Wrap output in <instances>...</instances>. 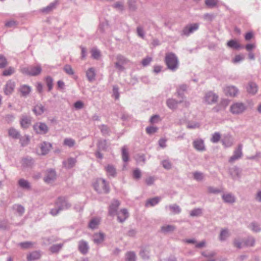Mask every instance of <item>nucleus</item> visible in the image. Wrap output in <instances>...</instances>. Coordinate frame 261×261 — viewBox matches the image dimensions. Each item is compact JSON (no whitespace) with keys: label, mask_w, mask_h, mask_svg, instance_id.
<instances>
[{"label":"nucleus","mask_w":261,"mask_h":261,"mask_svg":"<svg viewBox=\"0 0 261 261\" xmlns=\"http://www.w3.org/2000/svg\"><path fill=\"white\" fill-rule=\"evenodd\" d=\"M218 96L212 92H207L205 96L204 100L208 104H212L217 102Z\"/></svg>","instance_id":"obj_14"},{"label":"nucleus","mask_w":261,"mask_h":261,"mask_svg":"<svg viewBox=\"0 0 261 261\" xmlns=\"http://www.w3.org/2000/svg\"><path fill=\"white\" fill-rule=\"evenodd\" d=\"M222 198L223 201L226 203H233L236 201L235 197L231 193L223 194Z\"/></svg>","instance_id":"obj_31"},{"label":"nucleus","mask_w":261,"mask_h":261,"mask_svg":"<svg viewBox=\"0 0 261 261\" xmlns=\"http://www.w3.org/2000/svg\"><path fill=\"white\" fill-rule=\"evenodd\" d=\"M13 208L19 214V215H22L24 212V208L21 205L15 204L13 205Z\"/></svg>","instance_id":"obj_56"},{"label":"nucleus","mask_w":261,"mask_h":261,"mask_svg":"<svg viewBox=\"0 0 261 261\" xmlns=\"http://www.w3.org/2000/svg\"><path fill=\"white\" fill-rule=\"evenodd\" d=\"M105 238V234L102 232L96 233L93 236V241L94 243L99 244L101 243Z\"/></svg>","instance_id":"obj_25"},{"label":"nucleus","mask_w":261,"mask_h":261,"mask_svg":"<svg viewBox=\"0 0 261 261\" xmlns=\"http://www.w3.org/2000/svg\"><path fill=\"white\" fill-rule=\"evenodd\" d=\"M128 8L131 11H135L137 9L136 1L135 0L128 1Z\"/></svg>","instance_id":"obj_54"},{"label":"nucleus","mask_w":261,"mask_h":261,"mask_svg":"<svg viewBox=\"0 0 261 261\" xmlns=\"http://www.w3.org/2000/svg\"><path fill=\"white\" fill-rule=\"evenodd\" d=\"M183 100L177 101L173 98H169L166 101V104L168 107L171 110H175L177 109L178 105L182 102Z\"/></svg>","instance_id":"obj_19"},{"label":"nucleus","mask_w":261,"mask_h":261,"mask_svg":"<svg viewBox=\"0 0 261 261\" xmlns=\"http://www.w3.org/2000/svg\"><path fill=\"white\" fill-rule=\"evenodd\" d=\"M78 248L80 252L83 254H86L89 250L88 243L84 240H81L79 242Z\"/></svg>","instance_id":"obj_17"},{"label":"nucleus","mask_w":261,"mask_h":261,"mask_svg":"<svg viewBox=\"0 0 261 261\" xmlns=\"http://www.w3.org/2000/svg\"><path fill=\"white\" fill-rule=\"evenodd\" d=\"M45 83L48 87V90L51 91L53 86V79L50 76H47L45 78Z\"/></svg>","instance_id":"obj_51"},{"label":"nucleus","mask_w":261,"mask_h":261,"mask_svg":"<svg viewBox=\"0 0 261 261\" xmlns=\"http://www.w3.org/2000/svg\"><path fill=\"white\" fill-rule=\"evenodd\" d=\"M15 86V84L14 81H12L11 80L8 81L5 86V90H4L5 93L6 95L11 94L14 91Z\"/></svg>","instance_id":"obj_20"},{"label":"nucleus","mask_w":261,"mask_h":261,"mask_svg":"<svg viewBox=\"0 0 261 261\" xmlns=\"http://www.w3.org/2000/svg\"><path fill=\"white\" fill-rule=\"evenodd\" d=\"M51 147V144L48 142H43L40 145L41 154L45 155L47 154Z\"/></svg>","instance_id":"obj_28"},{"label":"nucleus","mask_w":261,"mask_h":261,"mask_svg":"<svg viewBox=\"0 0 261 261\" xmlns=\"http://www.w3.org/2000/svg\"><path fill=\"white\" fill-rule=\"evenodd\" d=\"M31 122V118L25 115H22L20 120V124L22 127L24 128H28Z\"/></svg>","instance_id":"obj_23"},{"label":"nucleus","mask_w":261,"mask_h":261,"mask_svg":"<svg viewBox=\"0 0 261 261\" xmlns=\"http://www.w3.org/2000/svg\"><path fill=\"white\" fill-rule=\"evenodd\" d=\"M242 144H239L238 148L236 149L233 152V154L230 158L229 160V162H233L234 161L240 159L242 156Z\"/></svg>","instance_id":"obj_12"},{"label":"nucleus","mask_w":261,"mask_h":261,"mask_svg":"<svg viewBox=\"0 0 261 261\" xmlns=\"http://www.w3.org/2000/svg\"><path fill=\"white\" fill-rule=\"evenodd\" d=\"M75 144V141L72 138H67L64 140L63 145L69 147H72Z\"/></svg>","instance_id":"obj_44"},{"label":"nucleus","mask_w":261,"mask_h":261,"mask_svg":"<svg viewBox=\"0 0 261 261\" xmlns=\"http://www.w3.org/2000/svg\"><path fill=\"white\" fill-rule=\"evenodd\" d=\"M108 147L106 140H99L97 144V149L99 150H106Z\"/></svg>","instance_id":"obj_41"},{"label":"nucleus","mask_w":261,"mask_h":261,"mask_svg":"<svg viewBox=\"0 0 261 261\" xmlns=\"http://www.w3.org/2000/svg\"><path fill=\"white\" fill-rule=\"evenodd\" d=\"M64 71L68 75H73L74 73V70H73L71 66L69 65H66L64 67Z\"/></svg>","instance_id":"obj_64"},{"label":"nucleus","mask_w":261,"mask_h":261,"mask_svg":"<svg viewBox=\"0 0 261 261\" xmlns=\"http://www.w3.org/2000/svg\"><path fill=\"white\" fill-rule=\"evenodd\" d=\"M45 111L44 107L41 103H38L34 106L33 111L36 115H42Z\"/></svg>","instance_id":"obj_27"},{"label":"nucleus","mask_w":261,"mask_h":261,"mask_svg":"<svg viewBox=\"0 0 261 261\" xmlns=\"http://www.w3.org/2000/svg\"><path fill=\"white\" fill-rule=\"evenodd\" d=\"M150 252L151 250L149 246H142L140 248L139 254L143 260H147L150 258Z\"/></svg>","instance_id":"obj_11"},{"label":"nucleus","mask_w":261,"mask_h":261,"mask_svg":"<svg viewBox=\"0 0 261 261\" xmlns=\"http://www.w3.org/2000/svg\"><path fill=\"white\" fill-rule=\"evenodd\" d=\"M169 207L174 214H179L181 212V208L176 204L170 205Z\"/></svg>","instance_id":"obj_59"},{"label":"nucleus","mask_w":261,"mask_h":261,"mask_svg":"<svg viewBox=\"0 0 261 261\" xmlns=\"http://www.w3.org/2000/svg\"><path fill=\"white\" fill-rule=\"evenodd\" d=\"M96 73L95 69L91 67L88 69L86 72V76L89 82H92L95 80Z\"/></svg>","instance_id":"obj_32"},{"label":"nucleus","mask_w":261,"mask_h":261,"mask_svg":"<svg viewBox=\"0 0 261 261\" xmlns=\"http://www.w3.org/2000/svg\"><path fill=\"white\" fill-rule=\"evenodd\" d=\"M94 189L99 193H108L110 188L108 183L103 178L97 179L94 184Z\"/></svg>","instance_id":"obj_2"},{"label":"nucleus","mask_w":261,"mask_h":261,"mask_svg":"<svg viewBox=\"0 0 261 261\" xmlns=\"http://www.w3.org/2000/svg\"><path fill=\"white\" fill-rule=\"evenodd\" d=\"M224 91L226 95L234 97L238 93L239 90L234 86H228L224 89Z\"/></svg>","instance_id":"obj_13"},{"label":"nucleus","mask_w":261,"mask_h":261,"mask_svg":"<svg viewBox=\"0 0 261 261\" xmlns=\"http://www.w3.org/2000/svg\"><path fill=\"white\" fill-rule=\"evenodd\" d=\"M34 130L37 134H45L48 132V127L47 125L43 122H37L33 126Z\"/></svg>","instance_id":"obj_7"},{"label":"nucleus","mask_w":261,"mask_h":261,"mask_svg":"<svg viewBox=\"0 0 261 261\" xmlns=\"http://www.w3.org/2000/svg\"><path fill=\"white\" fill-rule=\"evenodd\" d=\"M228 46L230 48L239 49L240 48H243V46L239 44L237 41L234 40H231L229 41L227 43Z\"/></svg>","instance_id":"obj_38"},{"label":"nucleus","mask_w":261,"mask_h":261,"mask_svg":"<svg viewBox=\"0 0 261 261\" xmlns=\"http://www.w3.org/2000/svg\"><path fill=\"white\" fill-rule=\"evenodd\" d=\"M162 165L163 167L167 170H170L172 168V164L169 160H165L162 161Z\"/></svg>","instance_id":"obj_60"},{"label":"nucleus","mask_w":261,"mask_h":261,"mask_svg":"<svg viewBox=\"0 0 261 261\" xmlns=\"http://www.w3.org/2000/svg\"><path fill=\"white\" fill-rule=\"evenodd\" d=\"M18 186L23 189L29 190L31 189L30 183L23 178H21L18 181Z\"/></svg>","instance_id":"obj_30"},{"label":"nucleus","mask_w":261,"mask_h":261,"mask_svg":"<svg viewBox=\"0 0 261 261\" xmlns=\"http://www.w3.org/2000/svg\"><path fill=\"white\" fill-rule=\"evenodd\" d=\"M199 28L198 23L189 24L186 25L180 32L181 36L188 37L191 34L197 31Z\"/></svg>","instance_id":"obj_5"},{"label":"nucleus","mask_w":261,"mask_h":261,"mask_svg":"<svg viewBox=\"0 0 261 261\" xmlns=\"http://www.w3.org/2000/svg\"><path fill=\"white\" fill-rule=\"evenodd\" d=\"M8 64V62L5 57L3 55H0V68H5Z\"/></svg>","instance_id":"obj_61"},{"label":"nucleus","mask_w":261,"mask_h":261,"mask_svg":"<svg viewBox=\"0 0 261 261\" xmlns=\"http://www.w3.org/2000/svg\"><path fill=\"white\" fill-rule=\"evenodd\" d=\"M42 71V68L40 65L35 66L31 65L21 69L23 73L30 76H37L40 74Z\"/></svg>","instance_id":"obj_3"},{"label":"nucleus","mask_w":261,"mask_h":261,"mask_svg":"<svg viewBox=\"0 0 261 261\" xmlns=\"http://www.w3.org/2000/svg\"><path fill=\"white\" fill-rule=\"evenodd\" d=\"M187 89V86L186 85H181L179 86V87L177 89V96L179 98H181L182 99H184V92L186 91Z\"/></svg>","instance_id":"obj_39"},{"label":"nucleus","mask_w":261,"mask_h":261,"mask_svg":"<svg viewBox=\"0 0 261 261\" xmlns=\"http://www.w3.org/2000/svg\"><path fill=\"white\" fill-rule=\"evenodd\" d=\"M255 240L251 236H249L244 240V245L246 247H252L255 244Z\"/></svg>","instance_id":"obj_37"},{"label":"nucleus","mask_w":261,"mask_h":261,"mask_svg":"<svg viewBox=\"0 0 261 261\" xmlns=\"http://www.w3.org/2000/svg\"><path fill=\"white\" fill-rule=\"evenodd\" d=\"M249 228L254 232H258L261 230V228L259 225L255 222H253L250 223Z\"/></svg>","instance_id":"obj_49"},{"label":"nucleus","mask_w":261,"mask_h":261,"mask_svg":"<svg viewBox=\"0 0 261 261\" xmlns=\"http://www.w3.org/2000/svg\"><path fill=\"white\" fill-rule=\"evenodd\" d=\"M100 220L98 218H94L92 219L89 223V227L94 229L97 228L99 225Z\"/></svg>","instance_id":"obj_40"},{"label":"nucleus","mask_w":261,"mask_h":261,"mask_svg":"<svg viewBox=\"0 0 261 261\" xmlns=\"http://www.w3.org/2000/svg\"><path fill=\"white\" fill-rule=\"evenodd\" d=\"M229 174L233 180L239 179L242 176V169L237 166H233L229 169Z\"/></svg>","instance_id":"obj_9"},{"label":"nucleus","mask_w":261,"mask_h":261,"mask_svg":"<svg viewBox=\"0 0 261 261\" xmlns=\"http://www.w3.org/2000/svg\"><path fill=\"white\" fill-rule=\"evenodd\" d=\"M202 210L201 208H196L192 210L190 213L191 217H197L202 215Z\"/></svg>","instance_id":"obj_48"},{"label":"nucleus","mask_w":261,"mask_h":261,"mask_svg":"<svg viewBox=\"0 0 261 261\" xmlns=\"http://www.w3.org/2000/svg\"><path fill=\"white\" fill-rule=\"evenodd\" d=\"M228 230L227 229H222L220 232L219 239L220 241H224L229 237Z\"/></svg>","instance_id":"obj_47"},{"label":"nucleus","mask_w":261,"mask_h":261,"mask_svg":"<svg viewBox=\"0 0 261 261\" xmlns=\"http://www.w3.org/2000/svg\"><path fill=\"white\" fill-rule=\"evenodd\" d=\"M116 59L117 62L123 65L126 64L128 62V60L121 55H118L116 57Z\"/></svg>","instance_id":"obj_63"},{"label":"nucleus","mask_w":261,"mask_h":261,"mask_svg":"<svg viewBox=\"0 0 261 261\" xmlns=\"http://www.w3.org/2000/svg\"><path fill=\"white\" fill-rule=\"evenodd\" d=\"M30 141V138L29 136L25 135L20 138V142L22 146L27 145Z\"/></svg>","instance_id":"obj_62"},{"label":"nucleus","mask_w":261,"mask_h":261,"mask_svg":"<svg viewBox=\"0 0 261 261\" xmlns=\"http://www.w3.org/2000/svg\"><path fill=\"white\" fill-rule=\"evenodd\" d=\"M19 91L20 92L22 96L27 97L30 93L31 88L28 85H23L20 87Z\"/></svg>","instance_id":"obj_24"},{"label":"nucleus","mask_w":261,"mask_h":261,"mask_svg":"<svg viewBox=\"0 0 261 261\" xmlns=\"http://www.w3.org/2000/svg\"><path fill=\"white\" fill-rule=\"evenodd\" d=\"M193 178L194 179L196 180L197 181H201L203 180L204 178V175L203 173L196 171L194 172L193 173Z\"/></svg>","instance_id":"obj_53"},{"label":"nucleus","mask_w":261,"mask_h":261,"mask_svg":"<svg viewBox=\"0 0 261 261\" xmlns=\"http://www.w3.org/2000/svg\"><path fill=\"white\" fill-rule=\"evenodd\" d=\"M34 243L32 242H24L19 243V246L23 249H28L32 248Z\"/></svg>","instance_id":"obj_57"},{"label":"nucleus","mask_w":261,"mask_h":261,"mask_svg":"<svg viewBox=\"0 0 261 261\" xmlns=\"http://www.w3.org/2000/svg\"><path fill=\"white\" fill-rule=\"evenodd\" d=\"M121 150L122 160L123 162H126L128 161V152L126 146H123Z\"/></svg>","instance_id":"obj_45"},{"label":"nucleus","mask_w":261,"mask_h":261,"mask_svg":"<svg viewBox=\"0 0 261 261\" xmlns=\"http://www.w3.org/2000/svg\"><path fill=\"white\" fill-rule=\"evenodd\" d=\"M246 108V106L243 103L236 102L231 106L230 111L233 114H239L242 113Z\"/></svg>","instance_id":"obj_6"},{"label":"nucleus","mask_w":261,"mask_h":261,"mask_svg":"<svg viewBox=\"0 0 261 261\" xmlns=\"http://www.w3.org/2000/svg\"><path fill=\"white\" fill-rule=\"evenodd\" d=\"M105 169L108 177H112L114 178L117 176L116 169L113 165H108L105 167Z\"/></svg>","instance_id":"obj_18"},{"label":"nucleus","mask_w":261,"mask_h":261,"mask_svg":"<svg viewBox=\"0 0 261 261\" xmlns=\"http://www.w3.org/2000/svg\"><path fill=\"white\" fill-rule=\"evenodd\" d=\"M221 142L225 147H230L234 143V138L230 133H227L223 135Z\"/></svg>","instance_id":"obj_8"},{"label":"nucleus","mask_w":261,"mask_h":261,"mask_svg":"<svg viewBox=\"0 0 261 261\" xmlns=\"http://www.w3.org/2000/svg\"><path fill=\"white\" fill-rule=\"evenodd\" d=\"M165 61L168 68L171 71H174L178 68V60L174 54L172 53L167 54Z\"/></svg>","instance_id":"obj_1"},{"label":"nucleus","mask_w":261,"mask_h":261,"mask_svg":"<svg viewBox=\"0 0 261 261\" xmlns=\"http://www.w3.org/2000/svg\"><path fill=\"white\" fill-rule=\"evenodd\" d=\"M116 215L117 216V219L119 222L122 223L128 217L129 214L127 209L122 208L118 212Z\"/></svg>","instance_id":"obj_15"},{"label":"nucleus","mask_w":261,"mask_h":261,"mask_svg":"<svg viewBox=\"0 0 261 261\" xmlns=\"http://www.w3.org/2000/svg\"><path fill=\"white\" fill-rule=\"evenodd\" d=\"M120 204V202L118 200L114 199L109 207V215L114 217L118 212V208Z\"/></svg>","instance_id":"obj_10"},{"label":"nucleus","mask_w":261,"mask_h":261,"mask_svg":"<svg viewBox=\"0 0 261 261\" xmlns=\"http://www.w3.org/2000/svg\"><path fill=\"white\" fill-rule=\"evenodd\" d=\"M161 200V198L159 197H155L152 198L148 199L145 203L146 206H153L158 204Z\"/></svg>","instance_id":"obj_35"},{"label":"nucleus","mask_w":261,"mask_h":261,"mask_svg":"<svg viewBox=\"0 0 261 261\" xmlns=\"http://www.w3.org/2000/svg\"><path fill=\"white\" fill-rule=\"evenodd\" d=\"M57 4V1L51 3L48 6L42 9L41 11L43 13H48L56 8Z\"/></svg>","instance_id":"obj_34"},{"label":"nucleus","mask_w":261,"mask_h":261,"mask_svg":"<svg viewBox=\"0 0 261 261\" xmlns=\"http://www.w3.org/2000/svg\"><path fill=\"white\" fill-rule=\"evenodd\" d=\"M221 138V134L219 132H215L212 135V137L211 139V141L213 143H218Z\"/></svg>","instance_id":"obj_52"},{"label":"nucleus","mask_w":261,"mask_h":261,"mask_svg":"<svg viewBox=\"0 0 261 261\" xmlns=\"http://www.w3.org/2000/svg\"><path fill=\"white\" fill-rule=\"evenodd\" d=\"M193 146L198 151H202L205 149L204 142L202 139H197L194 141Z\"/></svg>","instance_id":"obj_22"},{"label":"nucleus","mask_w":261,"mask_h":261,"mask_svg":"<svg viewBox=\"0 0 261 261\" xmlns=\"http://www.w3.org/2000/svg\"><path fill=\"white\" fill-rule=\"evenodd\" d=\"M63 246V244H58L53 245L50 247L49 250L53 253H57L61 249Z\"/></svg>","instance_id":"obj_46"},{"label":"nucleus","mask_w":261,"mask_h":261,"mask_svg":"<svg viewBox=\"0 0 261 261\" xmlns=\"http://www.w3.org/2000/svg\"><path fill=\"white\" fill-rule=\"evenodd\" d=\"M56 177V173L54 170L49 169L47 170L45 177L44 180L47 183H50L53 181Z\"/></svg>","instance_id":"obj_16"},{"label":"nucleus","mask_w":261,"mask_h":261,"mask_svg":"<svg viewBox=\"0 0 261 261\" xmlns=\"http://www.w3.org/2000/svg\"><path fill=\"white\" fill-rule=\"evenodd\" d=\"M233 246L239 249L242 248L244 246V240L243 241H241L240 239L238 238H236L234 239L233 242Z\"/></svg>","instance_id":"obj_55"},{"label":"nucleus","mask_w":261,"mask_h":261,"mask_svg":"<svg viewBox=\"0 0 261 261\" xmlns=\"http://www.w3.org/2000/svg\"><path fill=\"white\" fill-rule=\"evenodd\" d=\"M98 127L100 129L102 135L106 136L110 135V129L107 125L102 124L99 125Z\"/></svg>","instance_id":"obj_50"},{"label":"nucleus","mask_w":261,"mask_h":261,"mask_svg":"<svg viewBox=\"0 0 261 261\" xmlns=\"http://www.w3.org/2000/svg\"><path fill=\"white\" fill-rule=\"evenodd\" d=\"M55 206L62 211L69 208L71 204L68 201L66 197H59L55 202Z\"/></svg>","instance_id":"obj_4"},{"label":"nucleus","mask_w":261,"mask_h":261,"mask_svg":"<svg viewBox=\"0 0 261 261\" xmlns=\"http://www.w3.org/2000/svg\"><path fill=\"white\" fill-rule=\"evenodd\" d=\"M40 256V252L37 251H33L27 255V259L28 261H34L39 259Z\"/></svg>","instance_id":"obj_33"},{"label":"nucleus","mask_w":261,"mask_h":261,"mask_svg":"<svg viewBox=\"0 0 261 261\" xmlns=\"http://www.w3.org/2000/svg\"><path fill=\"white\" fill-rule=\"evenodd\" d=\"M9 135L14 139H18L20 134L16 129L13 127L10 128L8 130Z\"/></svg>","instance_id":"obj_43"},{"label":"nucleus","mask_w":261,"mask_h":261,"mask_svg":"<svg viewBox=\"0 0 261 261\" xmlns=\"http://www.w3.org/2000/svg\"><path fill=\"white\" fill-rule=\"evenodd\" d=\"M258 90L257 85L254 82H250L247 87V92L252 95L256 94Z\"/></svg>","instance_id":"obj_29"},{"label":"nucleus","mask_w":261,"mask_h":261,"mask_svg":"<svg viewBox=\"0 0 261 261\" xmlns=\"http://www.w3.org/2000/svg\"><path fill=\"white\" fill-rule=\"evenodd\" d=\"M217 0H205L206 6L211 8L216 7L217 5Z\"/></svg>","instance_id":"obj_58"},{"label":"nucleus","mask_w":261,"mask_h":261,"mask_svg":"<svg viewBox=\"0 0 261 261\" xmlns=\"http://www.w3.org/2000/svg\"><path fill=\"white\" fill-rule=\"evenodd\" d=\"M76 163V160L73 158H69L66 161H64L63 164L65 167L70 169L74 166Z\"/></svg>","instance_id":"obj_26"},{"label":"nucleus","mask_w":261,"mask_h":261,"mask_svg":"<svg viewBox=\"0 0 261 261\" xmlns=\"http://www.w3.org/2000/svg\"><path fill=\"white\" fill-rule=\"evenodd\" d=\"M34 164V160L31 157H25L22 159L21 165L23 168H30Z\"/></svg>","instance_id":"obj_21"},{"label":"nucleus","mask_w":261,"mask_h":261,"mask_svg":"<svg viewBox=\"0 0 261 261\" xmlns=\"http://www.w3.org/2000/svg\"><path fill=\"white\" fill-rule=\"evenodd\" d=\"M126 261H136V255L134 251H128L125 254Z\"/></svg>","instance_id":"obj_42"},{"label":"nucleus","mask_w":261,"mask_h":261,"mask_svg":"<svg viewBox=\"0 0 261 261\" xmlns=\"http://www.w3.org/2000/svg\"><path fill=\"white\" fill-rule=\"evenodd\" d=\"M176 227L172 225H166L161 227V231L163 233H167L174 231Z\"/></svg>","instance_id":"obj_36"}]
</instances>
